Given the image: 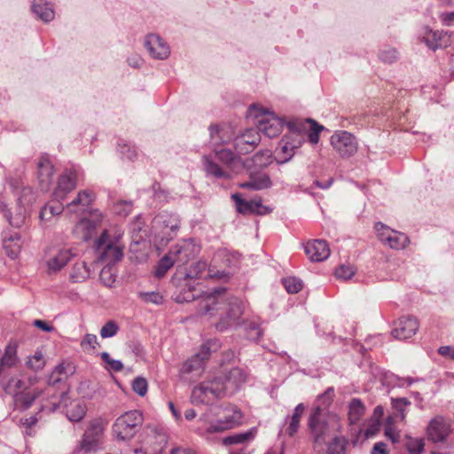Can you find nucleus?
I'll return each instance as SVG.
<instances>
[{
    "mask_svg": "<svg viewBox=\"0 0 454 454\" xmlns=\"http://www.w3.org/2000/svg\"><path fill=\"white\" fill-rule=\"evenodd\" d=\"M220 319L215 324L217 331L223 332L238 325L243 314V303L237 297H227L225 288L215 289L212 293L203 294L199 301L198 313L205 316H215L219 313Z\"/></svg>",
    "mask_w": 454,
    "mask_h": 454,
    "instance_id": "obj_1",
    "label": "nucleus"
},
{
    "mask_svg": "<svg viewBox=\"0 0 454 454\" xmlns=\"http://www.w3.org/2000/svg\"><path fill=\"white\" fill-rule=\"evenodd\" d=\"M247 372L239 367L221 372L196 386L192 390V399L193 402L209 403L217 398L233 395L247 381Z\"/></svg>",
    "mask_w": 454,
    "mask_h": 454,
    "instance_id": "obj_2",
    "label": "nucleus"
},
{
    "mask_svg": "<svg viewBox=\"0 0 454 454\" xmlns=\"http://www.w3.org/2000/svg\"><path fill=\"white\" fill-rule=\"evenodd\" d=\"M6 182L11 187L12 192L17 196V207L14 219L12 221V226L20 228L25 223V220L29 215L33 204L36 200V195L30 186L24 185L20 175L10 176L7 178Z\"/></svg>",
    "mask_w": 454,
    "mask_h": 454,
    "instance_id": "obj_3",
    "label": "nucleus"
},
{
    "mask_svg": "<svg viewBox=\"0 0 454 454\" xmlns=\"http://www.w3.org/2000/svg\"><path fill=\"white\" fill-rule=\"evenodd\" d=\"M309 427L314 442V450L323 448L332 434L341 430L337 416L324 414L320 407L314 409L309 419Z\"/></svg>",
    "mask_w": 454,
    "mask_h": 454,
    "instance_id": "obj_4",
    "label": "nucleus"
},
{
    "mask_svg": "<svg viewBox=\"0 0 454 454\" xmlns=\"http://www.w3.org/2000/svg\"><path fill=\"white\" fill-rule=\"evenodd\" d=\"M287 133L281 138L278 145V153L282 157L276 159L278 164L288 162L296 151L306 141L308 132L307 122L302 120L294 119L286 122Z\"/></svg>",
    "mask_w": 454,
    "mask_h": 454,
    "instance_id": "obj_5",
    "label": "nucleus"
},
{
    "mask_svg": "<svg viewBox=\"0 0 454 454\" xmlns=\"http://www.w3.org/2000/svg\"><path fill=\"white\" fill-rule=\"evenodd\" d=\"M120 239V236L110 238L107 231H104L95 242L97 260L110 265L121 261L123 257L124 246Z\"/></svg>",
    "mask_w": 454,
    "mask_h": 454,
    "instance_id": "obj_6",
    "label": "nucleus"
},
{
    "mask_svg": "<svg viewBox=\"0 0 454 454\" xmlns=\"http://www.w3.org/2000/svg\"><path fill=\"white\" fill-rule=\"evenodd\" d=\"M143 421V414L139 411H127L115 419L113 434L120 441H129L140 430Z\"/></svg>",
    "mask_w": 454,
    "mask_h": 454,
    "instance_id": "obj_7",
    "label": "nucleus"
},
{
    "mask_svg": "<svg viewBox=\"0 0 454 454\" xmlns=\"http://www.w3.org/2000/svg\"><path fill=\"white\" fill-rule=\"evenodd\" d=\"M180 228V218L176 214L160 212L153 220V229L162 243L173 239Z\"/></svg>",
    "mask_w": 454,
    "mask_h": 454,
    "instance_id": "obj_8",
    "label": "nucleus"
},
{
    "mask_svg": "<svg viewBox=\"0 0 454 454\" xmlns=\"http://www.w3.org/2000/svg\"><path fill=\"white\" fill-rule=\"evenodd\" d=\"M107 420L102 418H96L90 420L79 443V449L85 452H90L98 448L104 435Z\"/></svg>",
    "mask_w": 454,
    "mask_h": 454,
    "instance_id": "obj_9",
    "label": "nucleus"
},
{
    "mask_svg": "<svg viewBox=\"0 0 454 454\" xmlns=\"http://www.w3.org/2000/svg\"><path fill=\"white\" fill-rule=\"evenodd\" d=\"M220 346L218 340H207L201 345L198 353L184 363L182 371L185 373H190L203 369L204 364L209 359L211 353L216 352Z\"/></svg>",
    "mask_w": 454,
    "mask_h": 454,
    "instance_id": "obj_10",
    "label": "nucleus"
},
{
    "mask_svg": "<svg viewBox=\"0 0 454 454\" xmlns=\"http://www.w3.org/2000/svg\"><path fill=\"white\" fill-rule=\"evenodd\" d=\"M374 228L380 240L392 249H403L410 244V239L406 234L392 230L380 222L376 223Z\"/></svg>",
    "mask_w": 454,
    "mask_h": 454,
    "instance_id": "obj_11",
    "label": "nucleus"
},
{
    "mask_svg": "<svg viewBox=\"0 0 454 454\" xmlns=\"http://www.w3.org/2000/svg\"><path fill=\"white\" fill-rule=\"evenodd\" d=\"M69 397L66 392H62L60 395L59 402L54 403L52 402V406L50 408L51 411H54L59 409L60 406L65 408V412L67 419L73 422L81 421L87 411V407L83 401L81 400H74L67 403Z\"/></svg>",
    "mask_w": 454,
    "mask_h": 454,
    "instance_id": "obj_12",
    "label": "nucleus"
},
{
    "mask_svg": "<svg viewBox=\"0 0 454 454\" xmlns=\"http://www.w3.org/2000/svg\"><path fill=\"white\" fill-rule=\"evenodd\" d=\"M451 433L450 422L444 417H434L427 427L428 441L434 443H444Z\"/></svg>",
    "mask_w": 454,
    "mask_h": 454,
    "instance_id": "obj_13",
    "label": "nucleus"
},
{
    "mask_svg": "<svg viewBox=\"0 0 454 454\" xmlns=\"http://www.w3.org/2000/svg\"><path fill=\"white\" fill-rule=\"evenodd\" d=\"M331 145L342 158H348L357 151L356 138L349 132L340 130L331 137Z\"/></svg>",
    "mask_w": 454,
    "mask_h": 454,
    "instance_id": "obj_14",
    "label": "nucleus"
},
{
    "mask_svg": "<svg viewBox=\"0 0 454 454\" xmlns=\"http://www.w3.org/2000/svg\"><path fill=\"white\" fill-rule=\"evenodd\" d=\"M231 199L235 202L237 211L243 215H266L271 211L270 207L262 204V199L260 197H255L252 200H244L239 193H235L231 195Z\"/></svg>",
    "mask_w": 454,
    "mask_h": 454,
    "instance_id": "obj_15",
    "label": "nucleus"
},
{
    "mask_svg": "<svg viewBox=\"0 0 454 454\" xmlns=\"http://www.w3.org/2000/svg\"><path fill=\"white\" fill-rule=\"evenodd\" d=\"M77 177L78 171L75 168L67 169L58 180L57 187L53 192V200L62 201L67 194L75 188Z\"/></svg>",
    "mask_w": 454,
    "mask_h": 454,
    "instance_id": "obj_16",
    "label": "nucleus"
},
{
    "mask_svg": "<svg viewBox=\"0 0 454 454\" xmlns=\"http://www.w3.org/2000/svg\"><path fill=\"white\" fill-rule=\"evenodd\" d=\"M200 247L192 240H184L181 244H176L170 250L176 263L185 264L193 259L200 253Z\"/></svg>",
    "mask_w": 454,
    "mask_h": 454,
    "instance_id": "obj_17",
    "label": "nucleus"
},
{
    "mask_svg": "<svg viewBox=\"0 0 454 454\" xmlns=\"http://www.w3.org/2000/svg\"><path fill=\"white\" fill-rule=\"evenodd\" d=\"M418 330L417 318L412 316H403L395 323L391 334L397 340H407L412 337Z\"/></svg>",
    "mask_w": 454,
    "mask_h": 454,
    "instance_id": "obj_18",
    "label": "nucleus"
},
{
    "mask_svg": "<svg viewBox=\"0 0 454 454\" xmlns=\"http://www.w3.org/2000/svg\"><path fill=\"white\" fill-rule=\"evenodd\" d=\"M260 131L254 129H248L234 139L235 150L239 154H247L254 150L260 143Z\"/></svg>",
    "mask_w": 454,
    "mask_h": 454,
    "instance_id": "obj_19",
    "label": "nucleus"
},
{
    "mask_svg": "<svg viewBox=\"0 0 454 454\" xmlns=\"http://www.w3.org/2000/svg\"><path fill=\"white\" fill-rule=\"evenodd\" d=\"M283 119L276 116L274 114H267L258 121V130L266 137L272 138L278 137L284 127Z\"/></svg>",
    "mask_w": 454,
    "mask_h": 454,
    "instance_id": "obj_20",
    "label": "nucleus"
},
{
    "mask_svg": "<svg viewBox=\"0 0 454 454\" xmlns=\"http://www.w3.org/2000/svg\"><path fill=\"white\" fill-rule=\"evenodd\" d=\"M147 434L146 444L148 454H162L167 444L168 435L162 427H150Z\"/></svg>",
    "mask_w": 454,
    "mask_h": 454,
    "instance_id": "obj_21",
    "label": "nucleus"
},
{
    "mask_svg": "<svg viewBox=\"0 0 454 454\" xmlns=\"http://www.w3.org/2000/svg\"><path fill=\"white\" fill-rule=\"evenodd\" d=\"M145 46L153 59H165L170 54L169 46L158 35H148L145 41Z\"/></svg>",
    "mask_w": 454,
    "mask_h": 454,
    "instance_id": "obj_22",
    "label": "nucleus"
},
{
    "mask_svg": "<svg viewBox=\"0 0 454 454\" xmlns=\"http://www.w3.org/2000/svg\"><path fill=\"white\" fill-rule=\"evenodd\" d=\"M305 253L312 262H322L330 255V248L324 239L309 241L305 246Z\"/></svg>",
    "mask_w": 454,
    "mask_h": 454,
    "instance_id": "obj_23",
    "label": "nucleus"
},
{
    "mask_svg": "<svg viewBox=\"0 0 454 454\" xmlns=\"http://www.w3.org/2000/svg\"><path fill=\"white\" fill-rule=\"evenodd\" d=\"M74 256L75 253L71 248L59 249L46 262L48 271L50 273L59 271Z\"/></svg>",
    "mask_w": 454,
    "mask_h": 454,
    "instance_id": "obj_24",
    "label": "nucleus"
},
{
    "mask_svg": "<svg viewBox=\"0 0 454 454\" xmlns=\"http://www.w3.org/2000/svg\"><path fill=\"white\" fill-rule=\"evenodd\" d=\"M225 275L224 271L207 268L205 261L197 262L186 273L188 278H222Z\"/></svg>",
    "mask_w": 454,
    "mask_h": 454,
    "instance_id": "obj_25",
    "label": "nucleus"
},
{
    "mask_svg": "<svg viewBox=\"0 0 454 454\" xmlns=\"http://www.w3.org/2000/svg\"><path fill=\"white\" fill-rule=\"evenodd\" d=\"M54 168L49 158L43 156L38 162V180L42 191H49L52 183Z\"/></svg>",
    "mask_w": 454,
    "mask_h": 454,
    "instance_id": "obj_26",
    "label": "nucleus"
},
{
    "mask_svg": "<svg viewBox=\"0 0 454 454\" xmlns=\"http://www.w3.org/2000/svg\"><path fill=\"white\" fill-rule=\"evenodd\" d=\"M13 368L5 369L0 376V387L7 394L15 396L23 388L24 382L12 374Z\"/></svg>",
    "mask_w": 454,
    "mask_h": 454,
    "instance_id": "obj_27",
    "label": "nucleus"
},
{
    "mask_svg": "<svg viewBox=\"0 0 454 454\" xmlns=\"http://www.w3.org/2000/svg\"><path fill=\"white\" fill-rule=\"evenodd\" d=\"M421 42L425 43L429 49L435 51L438 48L447 46L449 43V38L446 32L434 31L427 27H425Z\"/></svg>",
    "mask_w": 454,
    "mask_h": 454,
    "instance_id": "obj_28",
    "label": "nucleus"
},
{
    "mask_svg": "<svg viewBox=\"0 0 454 454\" xmlns=\"http://www.w3.org/2000/svg\"><path fill=\"white\" fill-rule=\"evenodd\" d=\"M241 418L242 416L240 411L233 409L232 413L230 415H226L224 419H220L215 423L210 425L207 427V432L217 433L233 428L234 427L239 425Z\"/></svg>",
    "mask_w": 454,
    "mask_h": 454,
    "instance_id": "obj_29",
    "label": "nucleus"
},
{
    "mask_svg": "<svg viewBox=\"0 0 454 454\" xmlns=\"http://www.w3.org/2000/svg\"><path fill=\"white\" fill-rule=\"evenodd\" d=\"M203 169L207 176H212L218 179H230L231 175L223 170L216 162L214 161L211 155L202 157Z\"/></svg>",
    "mask_w": 454,
    "mask_h": 454,
    "instance_id": "obj_30",
    "label": "nucleus"
},
{
    "mask_svg": "<svg viewBox=\"0 0 454 454\" xmlns=\"http://www.w3.org/2000/svg\"><path fill=\"white\" fill-rule=\"evenodd\" d=\"M215 156L231 170H235L237 168L242 167L240 157L229 149L215 150Z\"/></svg>",
    "mask_w": 454,
    "mask_h": 454,
    "instance_id": "obj_31",
    "label": "nucleus"
},
{
    "mask_svg": "<svg viewBox=\"0 0 454 454\" xmlns=\"http://www.w3.org/2000/svg\"><path fill=\"white\" fill-rule=\"evenodd\" d=\"M96 228V222L89 219H82L74 226V232L75 233V235H77V237L80 239L87 241L92 238V236L95 233Z\"/></svg>",
    "mask_w": 454,
    "mask_h": 454,
    "instance_id": "obj_32",
    "label": "nucleus"
},
{
    "mask_svg": "<svg viewBox=\"0 0 454 454\" xmlns=\"http://www.w3.org/2000/svg\"><path fill=\"white\" fill-rule=\"evenodd\" d=\"M33 12L43 21L49 22L54 19L55 13L51 4L44 0H34L32 4Z\"/></svg>",
    "mask_w": 454,
    "mask_h": 454,
    "instance_id": "obj_33",
    "label": "nucleus"
},
{
    "mask_svg": "<svg viewBox=\"0 0 454 454\" xmlns=\"http://www.w3.org/2000/svg\"><path fill=\"white\" fill-rule=\"evenodd\" d=\"M3 246L6 254L10 258H16L20 254L22 246L20 241V235L18 232H14L13 234L5 236L4 239Z\"/></svg>",
    "mask_w": 454,
    "mask_h": 454,
    "instance_id": "obj_34",
    "label": "nucleus"
},
{
    "mask_svg": "<svg viewBox=\"0 0 454 454\" xmlns=\"http://www.w3.org/2000/svg\"><path fill=\"white\" fill-rule=\"evenodd\" d=\"M90 276V269L83 261L75 262L70 270L69 279L73 283H82Z\"/></svg>",
    "mask_w": 454,
    "mask_h": 454,
    "instance_id": "obj_35",
    "label": "nucleus"
},
{
    "mask_svg": "<svg viewBox=\"0 0 454 454\" xmlns=\"http://www.w3.org/2000/svg\"><path fill=\"white\" fill-rule=\"evenodd\" d=\"M74 367L70 363H61L57 365L52 371L49 377V384L55 385L59 383L64 379L67 378L68 375L73 374Z\"/></svg>",
    "mask_w": 454,
    "mask_h": 454,
    "instance_id": "obj_36",
    "label": "nucleus"
},
{
    "mask_svg": "<svg viewBox=\"0 0 454 454\" xmlns=\"http://www.w3.org/2000/svg\"><path fill=\"white\" fill-rule=\"evenodd\" d=\"M64 210L62 201H57L54 200L53 203L46 204L41 208L40 220L43 222L50 221L53 216L59 215Z\"/></svg>",
    "mask_w": 454,
    "mask_h": 454,
    "instance_id": "obj_37",
    "label": "nucleus"
},
{
    "mask_svg": "<svg viewBox=\"0 0 454 454\" xmlns=\"http://www.w3.org/2000/svg\"><path fill=\"white\" fill-rule=\"evenodd\" d=\"M93 200V193L90 191L84 190L80 192L76 198L71 202L67 204V210L69 213L77 212L75 207L81 206L82 207L89 206Z\"/></svg>",
    "mask_w": 454,
    "mask_h": 454,
    "instance_id": "obj_38",
    "label": "nucleus"
},
{
    "mask_svg": "<svg viewBox=\"0 0 454 454\" xmlns=\"http://www.w3.org/2000/svg\"><path fill=\"white\" fill-rule=\"evenodd\" d=\"M305 406L303 403H299L292 414L287 419H290L289 426L286 428V433L289 436H294L299 429L300 421L302 414L304 413Z\"/></svg>",
    "mask_w": 454,
    "mask_h": 454,
    "instance_id": "obj_39",
    "label": "nucleus"
},
{
    "mask_svg": "<svg viewBox=\"0 0 454 454\" xmlns=\"http://www.w3.org/2000/svg\"><path fill=\"white\" fill-rule=\"evenodd\" d=\"M37 396L38 393L20 391L14 396V404L17 409L27 410L32 405Z\"/></svg>",
    "mask_w": 454,
    "mask_h": 454,
    "instance_id": "obj_40",
    "label": "nucleus"
},
{
    "mask_svg": "<svg viewBox=\"0 0 454 454\" xmlns=\"http://www.w3.org/2000/svg\"><path fill=\"white\" fill-rule=\"evenodd\" d=\"M364 413V406L360 399L353 398L348 406V420L356 423Z\"/></svg>",
    "mask_w": 454,
    "mask_h": 454,
    "instance_id": "obj_41",
    "label": "nucleus"
},
{
    "mask_svg": "<svg viewBox=\"0 0 454 454\" xmlns=\"http://www.w3.org/2000/svg\"><path fill=\"white\" fill-rule=\"evenodd\" d=\"M209 135L211 142L216 145L225 144L230 140L227 130L218 125H210Z\"/></svg>",
    "mask_w": 454,
    "mask_h": 454,
    "instance_id": "obj_42",
    "label": "nucleus"
},
{
    "mask_svg": "<svg viewBox=\"0 0 454 454\" xmlns=\"http://www.w3.org/2000/svg\"><path fill=\"white\" fill-rule=\"evenodd\" d=\"M253 438L254 433L252 430H249L245 433H239L227 436L223 439V443L224 445L242 444L250 441Z\"/></svg>",
    "mask_w": 454,
    "mask_h": 454,
    "instance_id": "obj_43",
    "label": "nucleus"
},
{
    "mask_svg": "<svg viewBox=\"0 0 454 454\" xmlns=\"http://www.w3.org/2000/svg\"><path fill=\"white\" fill-rule=\"evenodd\" d=\"M347 444L344 437L334 436L328 444L326 454H346Z\"/></svg>",
    "mask_w": 454,
    "mask_h": 454,
    "instance_id": "obj_44",
    "label": "nucleus"
},
{
    "mask_svg": "<svg viewBox=\"0 0 454 454\" xmlns=\"http://www.w3.org/2000/svg\"><path fill=\"white\" fill-rule=\"evenodd\" d=\"M252 161L258 168H265L272 161V153L268 149L262 150L253 156Z\"/></svg>",
    "mask_w": 454,
    "mask_h": 454,
    "instance_id": "obj_45",
    "label": "nucleus"
},
{
    "mask_svg": "<svg viewBox=\"0 0 454 454\" xmlns=\"http://www.w3.org/2000/svg\"><path fill=\"white\" fill-rule=\"evenodd\" d=\"M307 122L308 132L306 135V138L308 137L309 141L315 145L319 140V132L324 129L323 126L318 125L315 121L311 119H308L304 121Z\"/></svg>",
    "mask_w": 454,
    "mask_h": 454,
    "instance_id": "obj_46",
    "label": "nucleus"
},
{
    "mask_svg": "<svg viewBox=\"0 0 454 454\" xmlns=\"http://www.w3.org/2000/svg\"><path fill=\"white\" fill-rule=\"evenodd\" d=\"M99 278L106 286H113L116 280V274L110 264H106L101 270Z\"/></svg>",
    "mask_w": 454,
    "mask_h": 454,
    "instance_id": "obj_47",
    "label": "nucleus"
},
{
    "mask_svg": "<svg viewBox=\"0 0 454 454\" xmlns=\"http://www.w3.org/2000/svg\"><path fill=\"white\" fill-rule=\"evenodd\" d=\"M245 331L247 338L251 340H258L262 334L260 325L254 322H246Z\"/></svg>",
    "mask_w": 454,
    "mask_h": 454,
    "instance_id": "obj_48",
    "label": "nucleus"
},
{
    "mask_svg": "<svg viewBox=\"0 0 454 454\" xmlns=\"http://www.w3.org/2000/svg\"><path fill=\"white\" fill-rule=\"evenodd\" d=\"M407 450L410 454H421L424 450V441L421 438L409 437L405 443Z\"/></svg>",
    "mask_w": 454,
    "mask_h": 454,
    "instance_id": "obj_49",
    "label": "nucleus"
},
{
    "mask_svg": "<svg viewBox=\"0 0 454 454\" xmlns=\"http://www.w3.org/2000/svg\"><path fill=\"white\" fill-rule=\"evenodd\" d=\"M100 357L105 364H106V369L108 371L121 372L123 369L121 361L113 359L107 352H102Z\"/></svg>",
    "mask_w": 454,
    "mask_h": 454,
    "instance_id": "obj_50",
    "label": "nucleus"
},
{
    "mask_svg": "<svg viewBox=\"0 0 454 454\" xmlns=\"http://www.w3.org/2000/svg\"><path fill=\"white\" fill-rule=\"evenodd\" d=\"M283 285L289 294H297L302 288V281L295 277L284 278Z\"/></svg>",
    "mask_w": 454,
    "mask_h": 454,
    "instance_id": "obj_51",
    "label": "nucleus"
},
{
    "mask_svg": "<svg viewBox=\"0 0 454 454\" xmlns=\"http://www.w3.org/2000/svg\"><path fill=\"white\" fill-rule=\"evenodd\" d=\"M176 263L172 255L168 252L163 258L160 259L158 268L156 270L157 277H162L166 272Z\"/></svg>",
    "mask_w": 454,
    "mask_h": 454,
    "instance_id": "obj_52",
    "label": "nucleus"
},
{
    "mask_svg": "<svg viewBox=\"0 0 454 454\" xmlns=\"http://www.w3.org/2000/svg\"><path fill=\"white\" fill-rule=\"evenodd\" d=\"M120 327L114 320L107 321L100 329V336L103 339L111 338L117 334Z\"/></svg>",
    "mask_w": 454,
    "mask_h": 454,
    "instance_id": "obj_53",
    "label": "nucleus"
},
{
    "mask_svg": "<svg viewBox=\"0 0 454 454\" xmlns=\"http://www.w3.org/2000/svg\"><path fill=\"white\" fill-rule=\"evenodd\" d=\"M251 177L254 184V191L270 188L272 184L271 180L267 174L251 176Z\"/></svg>",
    "mask_w": 454,
    "mask_h": 454,
    "instance_id": "obj_54",
    "label": "nucleus"
},
{
    "mask_svg": "<svg viewBox=\"0 0 454 454\" xmlns=\"http://www.w3.org/2000/svg\"><path fill=\"white\" fill-rule=\"evenodd\" d=\"M138 297L146 303L160 304L163 297L157 292H140Z\"/></svg>",
    "mask_w": 454,
    "mask_h": 454,
    "instance_id": "obj_55",
    "label": "nucleus"
},
{
    "mask_svg": "<svg viewBox=\"0 0 454 454\" xmlns=\"http://www.w3.org/2000/svg\"><path fill=\"white\" fill-rule=\"evenodd\" d=\"M148 389V383L145 378L137 377L132 381V390L140 396L146 395Z\"/></svg>",
    "mask_w": 454,
    "mask_h": 454,
    "instance_id": "obj_56",
    "label": "nucleus"
},
{
    "mask_svg": "<svg viewBox=\"0 0 454 454\" xmlns=\"http://www.w3.org/2000/svg\"><path fill=\"white\" fill-rule=\"evenodd\" d=\"M380 59L387 64H392L398 59V53L394 48L383 49L379 53Z\"/></svg>",
    "mask_w": 454,
    "mask_h": 454,
    "instance_id": "obj_57",
    "label": "nucleus"
},
{
    "mask_svg": "<svg viewBox=\"0 0 454 454\" xmlns=\"http://www.w3.org/2000/svg\"><path fill=\"white\" fill-rule=\"evenodd\" d=\"M355 274L354 269L349 265H340L335 270V277L339 279L348 280Z\"/></svg>",
    "mask_w": 454,
    "mask_h": 454,
    "instance_id": "obj_58",
    "label": "nucleus"
},
{
    "mask_svg": "<svg viewBox=\"0 0 454 454\" xmlns=\"http://www.w3.org/2000/svg\"><path fill=\"white\" fill-rule=\"evenodd\" d=\"M27 364L29 368L35 371L42 369L44 365L43 354L41 352H35L33 356L29 357V359L27 362Z\"/></svg>",
    "mask_w": 454,
    "mask_h": 454,
    "instance_id": "obj_59",
    "label": "nucleus"
},
{
    "mask_svg": "<svg viewBox=\"0 0 454 454\" xmlns=\"http://www.w3.org/2000/svg\"><path fill=\"white\" fill-rule=\"evenodd\" d=\"M132 210V203L130 201H119L114 206L115 214L121 216H127Z\"/></svg>",
    "mask_w": 454,
    "mask_h": 454,
    "instance_id": "obj_60",
    "label": "nucleus"
},
{
    "mask_svg": "<svg viewBox=\"0 0 454 454\" xmlns=\"http://www.w3.org/2000/svg\"><path fill=\"white\" fill-rule=\"evenodd\" d=\"M119 147H120V153H121L122 157H124L129 160H134L137 158V152L135 147H131L130 145H126V144H123V145L120 144Z\"/></svg>",
    "mask_w": 454,
    "mask_h": 454,
    "instance_id": "obj_61",
    "label": "nucleus"
},
{
    "mask_svg": "<svg viewBox=\"0 0 454 454\" xmlns=\"http://www.w3.org/2000/svg\"><path fill=\"white\" fill-rule=\"evenodd\" d=\"M97 344H98V338L95 334H91V333L85 334L81 341V347L83 349H88V348L94 349V348H96Z\"/></svg>",
    "mask_w": 454,
    "mask_h": 454,
    "instance_id": "obj_62",
    "label": "nucleus"
},
{
    "mask_svg": "<svg viewBox=\"0 0 454 454\" xmlns=\"http://www.w3.org/2000/svg\"><path fill=\"white\" fill-rule=\"evenodd\" d=\"M410 404L411 402L405 397L392 399L393 407L399 411H403V408Z\"/></svg>",
    "mask_w": 454,
    "mask_h": 454,
    "instance_id": "obj_63",
    "label": "nucleus"
},
{
    "mask_svg": "<svg viewBox=\"0 0 454 454\" xmlns=\"http://www.w3.org/2000/svg\"><path fill=\"white\" fill-rule=\"evenodd\" d=\"M0 213L4 215L8 223L12 225L14 215L7 207V204L0 198Z\"/></svg>",
    "mask_w": 454,
    "mask_h": 454,
    "instance_id": "obj_64",
    "label": "nucleus"
}]
</instances>
